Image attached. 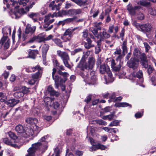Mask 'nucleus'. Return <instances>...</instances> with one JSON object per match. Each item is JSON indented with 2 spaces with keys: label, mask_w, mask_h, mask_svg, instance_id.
<instances>
[{
  "label": "nucleus",
  "mask_w": 156,
  "mask_h": 156,
  "mask_svg": "<svg viewBox=\"0 0 156 156\" xmlns=\"http://www.w3.org/2000/svg\"><path fill=\"white\" fill-rule=\"evenodd\" d=\"M47 137V136H44L42 137L38 142L32 144L31 147L27 150L28 154L26 156H34L36 151L46 147L47 144L46 140Z\"/></svg>",
  "instance_id": "nucleus-1"
},
{
  "label": "nucleus",
  "mask_w": 156,
  "mask_h": 156,
  "mask_svg": "<svg viewBox=\"0 0 156 156\" xmlns=\"http://www.w3.org/2000/svg\"><path fill=\"white\" fill-rule=\"evenodd\" d=\"M41 130V128L37 126V125H35L32 128H28L26 131L23 133V137L27 138L29 137L32 136L34 135H37Z\"/></svg>",
  "instance_id": "nucleus-2"
},
{
  "label": "nucleus",
  "mask_w": 156,
  "mask_h": 156,
  "mask_svg": "<svg viewBox=\"0 0 156 156\" xmlns=\"http://www.w3.org/2000/svg\"><path fill=\"white\" fill-rule=\"evenodd\" d=\"M58 13L55 12L53 14L51 13L48 14L47 15L45 16L44 20V27L46 28L45 31H47L50 30L53 27V25H51L48 27L49 25L55 21L54 19L50 20V17L53 18L54 17H58Z\"/></svg>",
  "instance_id": "nucleus-3"
},
{
  "label": "nucleus",
  "mask_w": 156,
  "mask_h": 156,
  "mask_svg": "<svg viewBox=\"0 0 156 156\" xmlns=\"http://www.w3.org/2000/svg\"><path fill=\"white\" fill-rule=\"evenodd\" d=\"M107 60H109L108 61H111V66L113 71L115 72L119 71L121 67V63L120 62L116 63L115 60L112 58H107Z\"/></svg>",
  "instance_id": "nucleus-4"
},
{
  "label": "nucleus",
  "mask_w": 156,
  "mask_h": 156,
  "mask_svg": "<svg viewBox=\"0 0 156 156\" xmlns=\"http://www.w3.org/2000/svg\"><path fill=\"white\" fill-rule=\"evenodd\" d=\"M57 54L62 60L65 66L68 67V55L67 53L64 52H62L60 50H58L57 51Z\"/></svg>",
  "instance_id": "nucleus-5"
},
{
  "label": "nucleus",
  "mask_w": 156,
  "mask_h": 156,
  "mask_svg": "<svg viewBox=\"0 0 156 156\" xmlns=\"http://www.w3.org/2000/svg\"><path fill=\"white\" fill-rule=\"evenodd\" d=\"M139 61L138 58H132L127 63L128 66L130 68L135 69L138 67Z\"/></svg>",
  "instance_id": "nucleus-6"
},
{
  "label": "nucleus",
  "mask_w": 156,
  "mask_h": 156,
  "mask_svg": "<svg viewBox=\"0 0 156 156\" xmlns=\"http://www.w3.org/2000/svg\"><path fill=\"white\" fill-rule=\"evenodd\" d=\"M10 42V40L7 36H3L0 41V44L3 46L5 50L9 48Z\"/></svg>",
  "instance_id": "nucleus-7"
},
{
  "label": "nucleus",
  "mask_w": 156,
  "mask_h": 156,
  "mask_svg": "<svg viewBox=\"0 0 156 156\" xmlns=\"http://www.w3.org/2000/svg\"><path fill=\"white\" fill-rule=\"evenodd\" d=\"M140 7L138 6H133L130 4H129L126 7V9L129 13L132 16H134L136 14L135 10L140 9Z\"/></svg>",
  "instance_id": "nucleus-8"
},
{
  "label": "nucleus",
  "mask_w": 156,
  "mask_h": 156,
  "mask_svg": "<svg viewBox=\"0 0 156 156\" xmlns=\"http://www.w3.org/2000/svg\"><path fill=\"white\" fill-rule=\"evenodd\" d=\"M152 26L151 24L146 23L141 24L140 30L143 33H147L150 32L152 30Z\"/></svg>",
  "instance_id": "nucleus-9"
},
{
  "label": "nucleus",
  "mask_w": 156,
  "mask_h": 156,
  "mask_svg": "<svg viewBox=\"0 0 156 156\" xmlns=\"http://www.w3.org/2000/svg\"><path fill=\"white\" fill-rule=\"evenodd\" d=\"M26 11L23 8H21L18 10V11L14 12L13 13L11 14L12 18L15 19L19 18L21 16L26 13L27 12L26 10Z\"/></svg>",
  "instance_id": "nucleus-10"
},
{
  "label": "nucleus",
  "mask_w": 156,
  "mask_h": 156,
  "mask_svg": "<svg viewBox=\"0 0 156 156\" xmlns=\"http://www.w3.org/2000/svg\"><path fill=\"white\" fill-rule=\"evenodd\" d=\"M15 112L13 113L12 110H10L8 111L3 113L2 114L1 117L5 120H11Z\"/></svg>",
  "instance_id": "nucleus-11"
},
{
  "label": "nucleus",
  "mask_w": 156,
  "mask_h": 156,
  "mask_svg": "<svg viewBox=\"0 0 156 156\" xmlns=\"http://www.w3.org/2000/svg\"><path fill=\"white\" fill-rule=\"evenodd\" d=\"M26 71L28 73L34 72L36 70L37 72L43 71V68L40 66L39 65H37L34 67L30 66L26 69Z\"/></svg>",
  "instance_id": "nucleus-12"
},
{
  "label": "nucleus",
  "mask_w": 156,
  "mask_h": 156,
  "mask_svg": "<svg viewBox=\"0 0 156 156\" xmlns=\"http://www.w3.org/2000/svg\"><path fill=\"white\" fill-rule=\"evenodd\" d=\"M95 60L93 57L90 58L88 59V62L85 66L86 69H92L94 66Z\"/></svg>",
  "instance_id": "nucleus-13"
},
{
  "label": "nucleus",
  "mask_w": 156,
  "mask_h": 156,
  "mask_svg": "<svg viewBox=\"0 0 156 156\" xmlns=\"http://www.w3.org/2000/svg\"><path fill=\"white\" fill-rule=\"evenodd\" d=\"M36 29V26H31L30 24H27V25L26 28L25 29V33L28 34H32L34 33Z\"/></svg>",
  "instance_id": "nucleus-14"
},
{
  "label": "nucleus",
  "mask_w": 156,
  "mask_h": 156,
  "mask_svg": "<svg viewBox=\"0 0 156 156\" xmlns=\"http://www.w3.org/2000/svg\"><path fill=\"white\" fill-rule=\"evenodd\" d=\"M62 3H60L57 5L55 4V1H52L49 4V7L52 10H59L60 9Z\"/></svg>",
  "instance_id": "nucleus-15"
},
{
  "label": "nucleus",
  "mask_w": 156,
  "mask_h": 156,
  "mask_svg": "<svg viewBox=\"0 0 156 156\" xmlns=\"http://www.w3.org/2000/svg\"><path fill=\"white\" fill-rule=\"evenodd\" d=\"M49 45L47 44H44L42 46V55L43 58L44 62L46 61V54L49 48Z\"/></svg>",
  "instance_id": "nucleus-16"
},
{
  "label": "nucleus",
  "mask_w": 156,
  "mask_h": 156,
  "mask_svg": "<svg viewBox=\"0 0 156 156\" xmlns=\"http://www.w3.org/2000/svg\"><path fill=\"white\" fill-rule=\"evenodd\" d=\"M52 78L55 82V87L56 88H58L59 85L62 82L63 79L58 75L53 76Z\"/></svg>",
  "instance_id": "nucleus-17"
},
{
  "label": "nucleus",
  "mask_w": 156,
  "mask_h": 156,
  "mask_svg": "<svg viewBox=\"0 0 156 156\" xmlns=\"http://www.w3.org/2000/svg\"><path fill=\"white\" fill-rule=\"evenodd\" d=\"M9 137L12 140H14V142L18 143L19 142V137H18L14 133L11 131H9L8 133Z\"/></svg>",
  "instance_id": "nucleus-18"
},
{
  "label": "nucleus",
  "mask_w": 156,
  "mask_h": 156,
  "mask_svg": "<svg viewBox=\"0 0 156 156\" xmlns=\"http://www.w3.org/2000/svg\"><path fill=\"white\" fill-rule=\"evenodd\" d=\"M16 131L20 134V136L23 137V133L24 132V129L23 126L21 125H18L15 127Z\"/></svg>",
  "instance_id": "nucleus-19"
},
{
  "label": "nucleus",
  "mask_w": 156,
  "mask_h": 156,
  "mask_svg": "<svg viewBox=\"0 0 156 156\" xmlns=\"http://www.w3.org/2000/svg\"><path fill=\"white\" fill-rule=\"evenodd\" d=\"M100 66V72L101 73H105L108 72L109 69V67L104 64H102Z\"/></svg>",
  "instance_id": "nucleus-20"
},
{
  "label": "nucleus",
  "mask_w": 156,
  "mask_h": 156,
  "mask_svg": "<svg viewBox=\"0 0 156 156\" xmlns=\"http://www.w3.org/2000/svg\"><path fill=\"white\" fill-rule=\"evenodd\" d=\"M132 75L133 76L137 77L140 79L141 82H143V73L142 70H140L136 73L134 72Z\"/></svg>",
  "instance_id": "nucleus-21"
},
{
  "label": "nucleus",
  "mask_w": 156,
  "mask_h": 156,
  "mask_svg": "<svg viewBox=\"0 0 156 156\" xmlns=\"http://www.w3.org/2000/svg\"><path fill=\"white\" fill-rule=\"evenodd\" d=\"M47 90L51 95H55L57 97L59 95V93L58 92L55 90L52 87L51 85H50L48 87Z\"/></svg>",
  "instance_id": "nucleus-22"
},
{
  "label": "nucleus",
  "mask_w": 156,
  "mask_h": 156,
  "mask_svg": "<svg viewBox=\"0 0 156 156\" xmlns=\"http://www.w3.org/2000/svg\"><path fill=\"white\" fill-rule=\"evenodd\" d=\"M11 28L10 27H5L2 28V33L4 34V36H7L8 34L9 35L11 34Z\"/></svg>",
  "instance_id": "nucleus-23"
},
{
  "label": "nucleus",
  "mask_w": 156,
  "mask_h": 156,
  "mask_svg": "<svg viewBox=\"0 0 156 156\" xmlns=\"http://www.w3.org/2000/svg\"><path fill=\"white\" fill-rule=\"evenodd\" d=\"M45 37V33H43L40 34L38 36H36L37 41L40 43L44 41Z\"/></svg>",
  "instance_id": "nucleus-24"
},
{
  "label": "nucleus",
  "mask_w": 156,
  "mask_h": 156,
  "mask_svg": "<svg viewBox=\"0 0 156 156\" xmlns=\"http://www.w3.org/2000/svg\"><path fill=\"white\" fill-rule=\"evenodd\" d=\"M26 121L27 123L32 124L36 125L38 122V120L34 118L30 117L27 119Z\"/></svg>",
  "instance_id": "nucleus-25"
},
{
  "label": "nucleus",
  "mask_w": 156,
  "mask_h": 156,
  "mask_svg": "<svg viewBox=\"0 0 156 156\" xmlns=\"http://www.w3.org/2000/svg\"><path fill=\"white\" fill-rule=\"evenodd\" d=\"M29 57L34 58L35 56L38 54V51L37 50H30L29 52Z\"/></svg>",
  "instance_id": "nucleus-26"
},
{
  "label": "nucleus",
  "mask_w": 156,
  "mask_h": 156,
  "mask_svg": "<svg viewBox=\"0 0 156 156\" xmlns=\"http://www.w3.org/2000/svg\"><path fill=\"white\" fill-rule=\"evenodd\" d=\"M53 101L51 98L48 97H46L44 99V101L48 107L50 106L51 107Z\"/></svg>",
  "instance_id": "nucleus-27"
},
{
  "label": "nucleus",
  "mask_w": 156,
  "mask_h": 156,
  "mask_svg": "<svg viewBox=\"0 0 156 156\" xmlns=\"http://www.w3.org/2000/svg\"><path fill=\"white\" fill-rule=\"evenodd\" d=\"M43 73V71H39L35 73H34L32 75V78L36 80L37 81V80L39 78H40L41 77L42 74Z\"/></svg>",
  "instance_id": "nucleus-28"
},
{
  "label": "nucleus",
  "mask_w": 156,
  "mask_h": 156,
  "mask_svg": "<svg viewBox=\"0 0 156 156\" xmlns=\"http://www.w3.org/2000/svg\"><path fill=\"white\" fill-rule=\"evenodd\" d=\"M28 16L30 18L33 20L34 22H35L37 20L38 13L32 12L29 14Z\"/></svg>",
  "instance_id": "nucleus-29"
},
{
  "label": "nucleus",
  "mask_w": 156,
  "mask_h": 156,
  "mask_svg": "<svg viewBox=\"0 0 156 156\" xmlns=\"http://www.w3.org/2000/svg\"><path fill=\"white\" fill-rule=\"evenodd\" d=\"M61 38L64 42L68 41V29H66L65 33L61 36Z\"/></svg>",
  "instance_id": "nucleus-30"
},
{
  "label": "nucleus",
  "mask_w": 156,
  "mask_h": 156,
  "mask_svg": "<svg viewBox=\"0 0 156 156\" xmlns=\"http://www.w3.org/2000/svg\"><path fill=\"white\" fill-rule=\"evenodd\" d=\"M6 104L9 106L11 107H13L16 105L17 103L14 99H10L6 102Z\"/></svg>",
  "instance_id": "nucleus-31"
},
{
  "label": "nucleus",
  "mask_w": 156,
  "mask_h": 156,
  "mask_svg": "<svg viewBox=\"0 0 156 156\" xmlns=\"http://www.w3.org/2000/svg\"><path fill=\"white\" fill-rule=\"evenodd\" d=\"M13 96L14 97L17 99H19L24 96L23 93L22 92L21 90L16 91L14 93Z\"/></svg>",
  "instance_id": "nucleus-32"
},
{
  "label": "nucleus",
  "mask_w": 156,
  "mask_h": 156,
  "mask_svg": "<svg viewBox=\"0 0 156 156\" xmlns=\"http://www.w3.org/2000/svg\"><path fill=\"white\" fill-rule=\"evenodd\" d=\"M3 141L5 144L8 145H11L13 147H16L17 146L16 144H13L12 142L10 141L9 139L8 138L4 139Z\"/></svg>",
  "instance_id": "nucleus-33"
},
{
  "label": "nucleus",
  "mask_w": 156,
  "mask_h": 156,
  "mask_svg": "<svg viewBox=\"0 0 156 156\" xmlns=\"http://www.w3.org/2000/svg\"><path fill=\"white\" fill-rule=\"evenodd\" d=\"M115 105L116 107H126L127 106H129L130 108H131L132 107V106L131 105L126 102L119 103L115 104Z\"/></svg>",
  "instance_id": "nucleus-34"
},
{
  "label": "nucleus",
  "mask_w": 156,
  "mask_h": 156,
  "mask_svg": "<svg viewBox=\"0 0 156 156\" xmlns=\"http://www.w3.org/2000/svg\"><path fill=\"white\" fill-rule=\"evenodd\" d=\"M30 88H27L25 86H23L20 89V90L23 93V95L27 94L29 93L30 91L29 90Z\"/></svg>",
  "instance_id": "nucleus-35"
},
{
  "label": "nucleus",
  "mask_w": 156,
  "mask_h": 156,
  "mask_svg": "<svg viewBox=\"0 0 156 156\" xmlns=\"http://www.w3.org/2000/svg\"><path fill=\"white\" fill-rule=\"evenodd\" d=\"M100 35L101 38H108L110 37V35L108 34L105 30L103 29L102 32H101L100 34Z\"/></svg>",
  "instance_id": "nucleus-36"
},
{
  "label": "nucleus",
  "mask_w": 156,
  "mask_h": 156,
  "mask_svg": "<svg viewBox=\"0 0 156 156\" xmlns=\"http://www.w3.org/2000/svg\"><path fill=\"white\" fill-rule=\"evenodd\" d=\"M81 12L80 9H70L69 10V14L75 15L79 14Z\"/></svg>",
  "instance_id": "nucleus-37"
},
{
  "label": "nucleus",
  "mask_w": 156,
  "mask_h": 156,
  "mask_svg": "<svg viewBox=\"0 0 156 156\" xmlns=\"http://www.w3.org/2000/svg\"><path fill=\"white\" fill-rule=\"evenodd\" d=\"M127 41H123L122 45V53L124 54V55H125V53H127V51L126 46Z\"/></svg>",
  "instance_id": "nucleus-38"
},
{
  "label": "nucleus",
  "mask_w": 156,
  "mask_h": 156,
  "mask_svg": "<svg viewBox=\"0 0 156 156\" xmlns=\"http://www.w3.org/2000/svg\"><path fill=\"white\" fill-rule=\"evenodd\" d=\"M137 19L140 20H142L144 19L145 16L143 13L139 12L136 14Z\"/></svg>",
  "instance_id": "nucleus-39"
},
{
  "label": "nucleus",
  "mask_w": 156,
  "mask_h": 156,
  "mask_svg": "<svg viewBox=\"0 0 156 156\" xmlns=\"http://www.w3.org/2000/svg\"><path fill=\"white\" fill-rule=\"evenodd\" d=\"M53 41L58 46L61 48L62 47V42L60 39L57 38H55L53 40Z\"/></svg>",
  "instance_id": "nucleus-40"
},
{
  "label": "nucleus",
  "mask_w": 156,
  "mask_h": 156,
  "mask_svg": "<svg viewBox=\"0 0 156 156\" xmlns=\"http://www.w3.org/2000/svg\"><path fill=\"white\" fill-rule=\"evenodd\" d=\"M140 52L138 48H136L133 51V58H138L139 56H140Z\"/></svg>",
  "instance_id": "nucleus-41"
},
{
  "label": "nucleus",
  "mask_w": 156,
  "mask_h": 156,
  "mask_svg": "<svg viewBox=\"0 0 156 156\" xmlns=\"http://www.w3.org/2000/svg\"><path fill=\"white\" fill-rule=\"evenodd\" d=\"M73 2L76 3L77 5H84L85 4L87 1H82V0H72Z\"/></svg>",
  "instance_id": "nucleus-42"
},
{
  "label": "nucleus",
  "mask_w": 156,
  "mask_h": 156,
  "mask_svg": "<svg viewBox=\"0 0 156 156\" xmlns=\"http://www.w3.org/2000/svg\"><path fill=\"white\" fill-rule=\"evenodd\" d=\"M137 4L144 6H147L149 5V3L147 2L145 0H141L138 2Z\"/></svg>",
  "instance_id": "nucleus-43"
},
{
  "label": "nucleus",
  "mask_w": 156,
  "mask_h": 156,
  "mask_svg": "<svg viewBox=\"0 0 156 156\" xmlns=\"http://www.w3.org/2000/svg\"><path fill=\"white\" fill-rule=\"evenodd\" d=\"M58 13V17L62 16L67 14V12L66 11L63 10L59 11Z\"/></svg>",
  "instance_id": "nucleus-44"
},
{
  "label": "nucleus",
  "mask_w": 156,
  "mask_h": 156,
  "mask_svg": "<svg viewBox=\"0 0 156 156\" xmlns=\"http://www.w3.org/2000/svg\"><path fill=\"white\" fill-rule=\"evenodd\" d=\"M119 122L120 121H119L118 120H115L111 122L110 123L109 125V126H117L118 125Z\"/></svg>",
  "instance_id": "nucleus-45"
},
{
  "label": "nucleus",
  "mask_w": 156,
  "mask_h": 156,
  "mask_svg": "<svg viewBox=\"0 0 156 156\" xmlns=\"http://www.w3.org/2000/svg\"><path fill=\"white\" fill-rule=\"evenodd\" d=\"M149 12L152 15H156V10L154 8H150L148 10Z\"/></svg>",
  "instance_id": "nucleus-46"
},
{
  "label": "nucleus",
  "mask_w": 156,
  "mask_h": 156,
  "mask_svg": "<svg viewBox=\"0 0 156 156\" xmlns=\"http://www.w3.org/2000/svg\"><path fill=\"white\" fill-rule=\"evenodd\" d=\"M147 73L149 75L153 73L154 70V68L150 65L147 67Z\"/></svg>",
  "instance_id": "nucleus-47"
},
{
  "label": "nucleus",
  "mask_w": 156,
  "mask_h": 156,
  "mask_svg": "<svg viewBox=\"0 0 156 156\" xmlns=\"http://www.w3.org/2000/svg\"><path fill=\"white\" fill-rule=\"evenodd\" d=\"M140 62L147 61L146 56L144 53L140 55Z\"/></svg>",
  "instance_id": "nucleus-48"
},
{
  "label": "nucleus",
  "mask_w": 156,
  "mask_h": 156,
  "mask_svg": "<svg viewBox=\"0 0 156 156\" xmlns=\"http://www.w3.org/2000/svg\"><path fill=\"white\" fill-rule=\"evenodd\" d=\"M132 24L138 30H140L141 25H140L139 23H137L136 21H134L133 22Z\"/></svg>",
  "instance_id": "nucleus-49"
},
{
  "label": "nucleus",
  "mask_w": 156,
  "mask_h": 156,
  "mask_svg": "<svg viewBox=\"0 0 156 156\" xmlns=\"http://www.w3.org/2000/svg\"><path fill=\"white\" fill-rule=\"evenodd\" d=\"M140 63L144 68L146 69L150 65L148 64L147 61H146L143 62H140Z\"/></svg>",
  "instance_id": "nucleus-50"
},
{
  "label": "nucleus",
  "mask_w": 156,
  "mask_h": 156,
  "mask_svg": "<svg viewBox=\"0 0 156 156\" xmlns=\"http://www.w3.org/2000/svg\"><path fill=\"white\" fill-rule=\"evenodd\" d=\"M59 106V103L56 102H54L53 101L52 104L51 105V107H52L55 109H56L58 108Z\"/></svg>",
  "instance_id": "nucleus-51"
},
{
  "label": "nucleus",
  "mask_w": 156,
  "mask_h": 156,
  "mask_svg": "<svg viewBox=\"0 0 156 156\" xmlns=\"http://www.w3.org/2000/svg\"><path fill=\"white\" fill-rule=\"evenodd\" d=\"M97 123L100 125H107V122L105 121L101 120H98L96 121Z\"/></svg>",
  "instance_id": "nucleus-52"
},
{
  "label": "nucleus",
  "mask_w": 156,
  "mask_h": 156,
  "mask_svg": "<svg viewBox=\"0 0 156 156\" xmlns=\"http://www.w3.org/2000/svg\"><path fill=\"white\" fill-rule=\"evenodd\" d=\"M144 45V47L145 48V51L146 52H148V50L150 49L151 47L148 44L145 42H144L143 43Z\"/></svg>",
  "instance_id": "nucleus-53"
},
{
  "label": "nucleus",
  "mask_w": 156,
  "mask_h": 156,
  "mask_svg": "<svg viewBox=\"0 0 156 156\" xmlns=\"http://www.w3.org/2000/svg\"><path fill=\"white\" fill-rule=\"evenodd\" d=\"M98 149V145H93V146L90 147L89 148V151H95L97 150Z\"/></svg>",
  "instance_id": "nucleus-54"
},
{
  "label": "nucleus",
  "mask_w": 156,
  "mask_h": 156,
  "mask_svg": "<svg viewBox=\"0 0 156 156\" xmlns=\"http://www.w3.org/2000/svg\"><path fill=\"white\" fill-rule=\"evenodd\" d=\"M55 156H60V154L61 153V151L58 148L56 147L55 148Z\"/></svg>",
  "instance_id": "nucleus-55"
},
{
  "label": "nucleus",
  "mask_w": 156,
  "mask_h": 156,
  "mask_svg": "<svg viewBox=\"0 0 156 156\" xmlns=\"http://www.w3.org/2000/svg\"><path fill=\"white\" fill-rule=\"evenodd\" d=\"M84 46L86 48L89 49L91 47H93L94 45H92L91 44L86 42L85 43Z\"/></svg>",
  "instance_id": "nucleus-56"
},
{
  "label": "nucleus",
  "mask_w": 156,
  "mask_h": 156,
  "mask_svg": "<svg viewBox=\"0 0 156 156\" xmlns=\"http://www.w3.org/2000/svg\"><path fill=\"white\" fill-rule=\"evenodd\" d=\"M102 60L101 58H99L98 59L97 61V66H100L102 64L101 63H102Z\"/></svg>",
  "instance_id": "nucleus-57"
},
{
  "label": "nucleus",
  "mask_w": 156,
  "mask_h": 156,
  "mask_svg": "<svg viewBox=\"0 0 156 156\" xmlns=\"http://www.w3.org/2000/svg\"><path fill=\"white\" fill-rule=\"evenodd\" d=\"M99 30L94 28L93 30L92 31V33L94 34L96 37H97L98 35V31Z\"/></svg>",
  "instance_id": "nucleus-58"
},
{
  "label": "nucleus",
  "mask_w": 156,
  "mask_h": 156,
  "mask_svg": "<svg viewBox=\"0 0 156 156\" xmlns=\"http://www.w3.org/2000/svg\"><path fill=\"white\" fill-rule=\"evenodd\" d=\"M35 40L37 41V38L36 36H34L33 37L30 38L29 40L28 41V42L29 43H32Z\"/></svg>",
  "instance_id": "nucleus-59"
},
{
  "label": "nucleus",
  "mask_w": 156,
  "mask_h": 156,
  "mask_svg": "<svg viewBox=\"0 0 156 156\" xmlns=\"http://www.w3.org/2000/svg\"><path fill=\"white\" fill-rule=\"evenodd\" d=\"M125 30L124 29H122L121 30V33L120 34V36L121 38V39L122 41L123 40V37L124 35Z\"/></svg>",
  "instance_id": "nucleus-60"
},
{
  "label": "nucleus",
  "mask_w": 156,
  "mask_h": 156,
  "mask_svg": "<svg viewBox=\"0 0 156 156\" xmlns=\"http://www.w3.org/2000/svg\"><path fill=\"white\" fill-rule=\"evenodd\" d=\"M88 30H85L83 32V37L84 38H87L88 36Z\"/></svg>",
  "instance_id": "nucleus-61"
},
{
  "label": "nucleus",
  "mask_w": 156,
  "mask_h": 156,
  "mask_svg": "<svg viewBox=\"0 0 156 156\" xmlns=\"http://www.w3.org/2000/svg\"><path fill=\"white\" fill-rule=\"evenodd\" d=\"M121 50L120 49H116L115 50V51L114 52V54L115 55H119L121 54Z\"/></svg>",
  "instance_id": "nucleus-62"
},
{
  "label": "nucleus",
  "mask_w": 156,
  "mask_h": 156,
  "mask_svg": "<svg viewBox=\"0 0 156 156\" xmlns=\"http://www.w3.org/2000/svg\"><path fill=\"white\" fill-rule=\"evenodd\" d=\"M126 74V73L124 72H120L119 73L118 76L119 78H123Z\"/></svg>",
  "instance_id": "nucleus-63"
},
{
  "label": "nucleus",
  "mask_w": 156,
  "mask_h": 156,
  "mask_svg": "<svg viewBox=\"0 0 156 156\" xmlns=\"http://www.w3.org/2000/svg\"><path fill=\"white\" fill-rule=\"evenodd\" d=\"M151 81L154 86L156 85V78L154 76H152L151 78Z\"/></svg>",
  "instance_id": "nucleus-64"
}]
</instances>
